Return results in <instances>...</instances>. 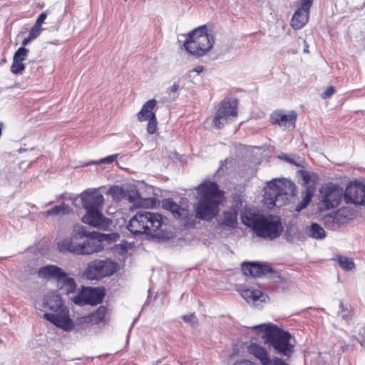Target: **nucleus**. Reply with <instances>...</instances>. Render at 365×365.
Instances as JSON below:
<instances>
[{
  "label": "nucleus",
  "instance_id": "obj_1",
  "mask_svg": "<svg viewBox=\"0 0 365 365\" xmlns=\"http://www.w3.org/2000/svg\"><path fill=\"white\" fill-rule=\"evenodd\" d=\"M198 200L194 205L195 217L210 221L219 212V206L222 202L224 192L215 182L205 181L197 187Z\"/></svg>",
  "mask_w": 365,
  "mask_h": 365
},
{
  "label": "nucleus",
  "instance_id": "obj_2",
  "mask_svg": "<svg viewBox=\"0 0 365 365\" xmlns=\"http://www.w3.org/2000/svg\"><path fill=\"white\" fill-rule=\"evenodd\" d=\"M98 233L88 232L83 226H75L71 237H67L58 242V250L61 252H70L75 255H91L101 252L103 247L101 240L96 241Z\"/></svg>",
  "mask_w": 365,
  "mask_h": 365
},
{
  "label": "nucleus",
  "instance_id": "obj_3",
  "mask_svg": "<svg viewBox=\"0 0 365 365\" xmlns=\"http://www.w3.org/2000/svg\"><path fill=\"white\" fill-rule=\"evenodd\" d=\"M242 221L244 225L251 227L258 237L263 238L276 239L283 231L279 217L274 215L263 216L244 213L242 215Z\"/></svg>",
  "mask_w": 365,
  "mask_h": 365
},
{
  "label": "nucleus",
  "instance_id": "obj_4",
  "mask_svg": "<svg viewBox=\"0 0 365 365\" xmlns=\"http://www.w3.org/2000/svg\"><path fill=\"white\" fill-rule=\"evenodd\" d=\"M81 198L87 212L83 221L93 227L106 230L110 225V220L100 210L104 202L103 195L97 190H86L81 194Z\"/></svg>",
  "mask_w": 365,
  "mask_h": 365
},
{
  "label": "nucleus",
  "instance_id": "obj_5",
  "mask_svg": "<svg viewBox=\"0 0 365 365\" xmlns=\"http://www.w3.org/2000/svg\"><path fill=\"white\" fill-rule=\"evenodd\" d=\"M252 329L262 333L264 342L273 347L278 354L289 358L293 354L294 345L291 343L292 336L288 331L264 324L254 326Z\"/></svg>",
  "mask_w": 365,
  "mask_h": 365
},
{
  "label": "nucleus",
  "instance_id": "obj_6",
  "mask_svg": "<svg viewBox=\"0 0 365 365\" xmlns=\"http://www.w3.org/2000/svg\"><path fill=\"white\" fill-rule=\"evenodd\" d=\"M297 194L295 184L284 178L274 179L267 182L264 188V201L269 208L281 207L288 200L289 196Z\"/></svg>",
  "mask_w": 365,
  "mask_h": 365
},
{
  "label": "nucleus",
  "instance_id": "obj_7",
  "mask_svg": "<svg viewBox=\"0 0 365 365\" xmlns=\"http://www.w3.org/2000/svg\"><path fill=\"white\" fill-rule=\"evenodd\" d=\"M43 307L57 312L55 314L45 313L44 319L64 330L68 331L73 329V324L69 317L68 309L63 305L59 294L51 292L46 295L43 299Z\"/></svg>",
  "mask_w": 365,
  "mask_h": 365
},
{
  "label": "nucleus",
  "instance_id": "obj_8",
  "mask_svg": "<svg viewBox=\"0 0 365 365\" xmlns=\"http://www.w3.org/2000/svg\"><path fill=\"white\" fill-rule=\"evenodd\" d=\"M162 225L161 215L142 210L130 219L127 227L134 235L146 234L157 237L160 234L158 230Z\"/></svg>",
  "mask_w": 365,
  "mask_h": 365
},
{
  "label": "nucleus",
  "instance_id": "obj_9",
  "mask_svg": "<svg viewBox=\"0 0 365 365\" xmlns=\"http://www.w3.org/2000/svg\"><path fill=\"white\" fill-rule=\"evenodd\" d=\"M215 38L207 34L206 25L200 26L187 34L183 43L185 51L196 57L205 56L213 47Z\"/></svg>",
  "mask_w": 365,
  "mask_h": 365
},
{
  "label": "nucleus",
  "instance_id": "obj_10",
  "mask_svg": "<svg viewBox=\"0 0 365 365\" xmlns=\"http://www.w3.org/2000/svg\"><path fill=\"white\" fill-rule=\"evenodd\" d=\"M238 101L236 98H225L219 104V107L212 120L214 127L220 129L224 125L236 118Z\"/></svg>",
  "mask_w": 365,
  "mask_h": 365
},
{
  "label": "nucleus",
  "instance_id": "obj_11",
  "mask_svg": "<svg viewBox=\"0 0 365 365\" xmlns=\"http://www.w3.org/2000/svg\"><path fill=\"white\" fill-rule=\"evenodd\" d=\"M343 195V189L338 185L329 183L322 185L319 190L320 208L329 210L338 206Z\"/></svg>",
  "mask_w": 365,
  "mask_h": 365
},
{
  "label": "nucleus",
  "instance_id": "obj_12",
  "mask_svg": "<svg viewBox=\"0 0 365 365\" xmlns=\"http://www.w3.org/2000/svg\"><path fill=\"white\" fill-rule=\"evenodd\" d=\"M115 272V264L110 259H97L88 263L83 272V277L88 279H100L112 275Z\"/></svg>",
  "mask_w": 365,
  "mask_h": 365
},
{
  "label": "nucleus",
  "instance_id": "obj_13",
  "mask_svg": "<svg viewBox=\"0 0 365 365\" xmlns=\"http://www.w3.org/2000/svg\"><path fill=\"white\" fill-rule=\"evenodd\" d=\"M248 351L250 354L253 355L257 359L260 361L262 365H289L282 359L278 357H274L271 359L266 349L262 346L252 343L248 346ZM234 365H256L254 362L247 360L242 359L237 361Z\"/></svg>",
  "mask_w": 365,
  "mask_h": 365
},
{
  "label": "nucleus",
  "instance_id": "obj_14",
  "mask_svg": "<svg viewBox=\"0 0 365 365\" xmlns=\"http://www.w3.org/2000/svg\"><path fill=\"white\" fill-rule=\"evenodd\" d=\"M297 113L294 110L287 112L282 109L273 110L269 115L272 125H278L284 130H292L296 126Z\"/></svg>",
  "mask_w": 365,
  "mask_h": 365
},
{
  "label": "nucleus",
  "instance_id": "obj_15",
  "mask_svg": "<svg viewBox=\"0 0 365 365\" xmlns=\"http://www.w3.org/2000/svg\"><path fill=\"white\" fill-rule=\"evenodd\" d=\"M104 296V292L100 289L86 287L74 297L73 302L76 304L81 306L85 304L96 305L103 301Z\"/></svg>",
  "mask_w": 365,
  "mask_h": 365
},
{
  "label": "nucleus",
  "instance_id": "obj_16",
  "mask_svg": "<svg viewBox=\"0 0 365 365\" xmlns=\"http://www.w3.org/2000/svg\"><path fill=\"white\" fill-rule=\"evenodd\" d=\"M313 1L314 0H299V6L294 13L290 22L294 29H300L308 22L309 11Z\"/></svg>",
  "mask_w": 365,
  "mask_h": 365
},
{
  "label": "nucleus",
  "instance_id": "obj_17",
  "mask_svg": "<svg viewBox=\"0 0 365 365\" xmlns=\"http://www.w3.org/2000/svg\"><path fill=\"white\" fill-rule=\"evenodd\" d=\"M344 199L347 203L354 205L365 204V185L362 182H351L346 187Z\"/></svg>",
  "mask_w": 365,
  "mask_h": 365
},
{
  "label": "nucleus",
  "instance_id": "obj_18",
  "mask_svg": "<svg viewBox=\"0 0 365 365\" xmlns=\"http://www.w3.org/2000/svg\"><path fill=\"white\" fill-rule=\"evenodd\" d=\"M347 221V211L345 209H339L324 215L322 218L325 227L331 230H336L341 225L346 223Z\"/></svg>",
  "mask_w": 365,
  "mask_h": 365
},
{
  "label": "nucleus",
  "instance_id": "obj_19",
  "mask_svg": "<svg viewBox=\"0 0 365 365\" xmlns=\"http://www.w3.org/2000/svg\"><path fill=\"white\" fill-rule=\"evenodd\" d=\"M242 270L245 275L252 277H262L273 272L272 267L257 262H245L242 264Z\"/></svg>",
  "mask_w": 365,
  "mask_h": 365
},
{
  "label": "nucleus",
  "instance_id": "obj_20",
  "mask_svg": "<svg viewBox=\"0 0 365 365\" xmlns=\"http://www.w3.org/2000/svg\"><path fill=\"white\" fill-rule=\"evenodd\" d=\"M158 102L155 98L147 101L142 106L136 116L139 122H145L148 118L156 116Z\"/></svg>",
  "mask_w": 365,
  "mask_h": 365
},
{
  "label": "nucleus",
  "instance_id": "obj_21",
  "mask_svg": "<svg viewBox=\"0 0 365 365\" xmlns=\"http://www.w3.org/2000/svg\"><path fill=\"white\" fill-rule=\"evenodd\" d=\"M64 271L56 265H46L41 267L38 271V276L43 279H56L57 281L64 277Z\"/></svg>",
  "mask_w": 365,
  "mask_h": 365
},
{
  "label": "nucleus",
  "instance_id": "obj_22",
  "mask_svg": "<svg viewBox=\"0 0 365 365\" xmlns=\"http://www.w3.org/2000/svg\"><path fill=\"white\" fill-rule=\"evenodd\" d=\"M241 296L248 302L253 303L259 301L264 302L267 296L264 295L262 290L253 288H246L240 289Z\"/></svg>",
  "mask_w": 365,
  "mask_h": 365
},
{
  "label": "nucleus",
  "instance_id": "obj_23",
  "mask_svg": "<svg viewBox=\"0 0 365 365\" xmlns=\"http://www.w3.org/2000/svg\"><path fill=\"white\" fill-rule=\"evenodd\" d=\"M163 207L170 211L175 218H184L188 215V210L180 207L171 198L163 200Z\"/></svg>",
  "mask_w": 365,
  "mask_h": 365
},
{
  "label": "nucleus",
  "instance_id": "obj_24",
  "mask_svg": "<svg viewBox=\"0 0 365 365\" xmlns=\"http://www.w3.org/2000/svg\"><path fill=\"white\" fill-rule=\"evenodd\" d=\"M125 190L126 200H128L130 202H133L139 206H143L144 204L143 203V201H151V198L143 199L134 186L125 187Z\"/></svg>",
  "mask_w": 365,
  "mask_h": 365
},
{
  "label": "nucleus",
  "instance_id": "obj_25",
  "mask_svg": "<svg viewBox=\"0 0 365 365\" xmlns=\"http://www.w3.org/2000/svg\"><path fill=\"white\" fill-rule=\"evenodd\" d=\"M237 213L235 210H229L224 212L222 217L220 218V224L231 228L235 227Z\"/></svg>",
  "mask_w": 365,
  "mask_h": 365
},
{
  "label": "nucleus",
  "instance_id": "obj_26",
  "mask_svg": "<svg viewBox=\"0 0 365 365\" xmlns=\"http://www.w3.org/2000/svg\"><path fill=\"white\" fill-rule=\"evenodd\" d=\"M315 191V187L312 185H307L304 192H303V197L301 202H299L296 206L295 210L299 212L305 208L310 202Z\"/></svg>",
  "mask_w": 365,
  "mask_h": 365
},
{
  "label": "nucleus",
  "instance_id": "obj_27",
  "mask_svg": "<svg viewBox=\"0 0 365 365\" xmlns=\"http://www.w3.org/2000/svg\"><path fill=\"white\" fill-rule=\"evenodd\" d=\"M58 282L61 284L60 289L61 290L62 293L68 294L69 293L73 292L76 289V284L75 280L71 277H67L66 272H64V277H61Z\"/></svg>",
  "mask_w": 365,
  "mask_h": 365
},
{
  "label": "nucleus",
  "instance_id": "obj_28",
  "mask_svg": "<svg viewBox=\"0 0 365 365\" xmlns=\"http://www.w3.org/2000/svg\"><path fill=\"white\" fill-rule=\"evenodd\" d=\"M71 211V209L68 205L66 203H61L59 205L55 206L53 208L47 210L45 212L46 216H62L66 214H68Z\"/></svg>",
  "mask_w": 365,
  "mask_h": 365
},
{
  "label": "nucleus",
  "instance_id": "obj_29",
  "mask_svg": "<svg viewBox=\"0 0 365 365\" xmlns=\"http://www.w3.org/2000/svg\"><path fill=\"white\" fill-rule=\"evenodd\" d=\"M308 235L312 238L322 240L326 236L324 230L317 223H312L308 229Z\"/></svg>",
  "mask_w": 365,
  "mask_h": 365
},
{
  "label": "nucleus",
  "instance_id": "obj_30",
  "mask_svg": "<svg viewBox=\"0 0 365 365\" xmlns=\"http://www.w3.org/2000/svg\"><path fill=\"white\" fill-rule=\"evenodd\" d=\"M108 309L105 306H101L90 316V320L94 324L103 322L106 319Z\"/></svg>",
  "mask_w": 365,
  "mask_h": 365
},
{
  "label": "nucleus",
  "instance_id": "obj_31",
  "mask_svg": "<svg viewBox=\"0 0 365 365\" xmlns=\"http://www.w3.org/2000/svg\"><path fill=\"white\" fill-rule=\"evenodd\" d=\"M125 192V187L120 186L111 187L108 191V192L112 195L113 200L118 202L122 200H126Z\"/></svg>",
  "mask_w": 365,
  "mask_h": 365
},
{
  "label": "nucleus",
  "instance_id": "obj_32",
  "mask_svg": "<svg viewBox=\"0 0 365 365\" xmlns=\"http://www.w3.org/2000/svg\"><path fill=\"white\" fill-rule=\"evenodd\" d=\"M338 315H340L342 319L348 324L352 318V312L347 306H345L342 302H340Z\"/></svg>",
  "mask_w": 365,
  "mask_h": 365
},
{
  "label": "nucleus",
  "instance_id": "obj_33",
  "mask_svg": "<svg viewBox=\"0 0 365 365\" xmlns=\"http://www.w3.org/2000/svg\"><path fill=\"white\" fill-rule=\"evenodd\" d=\"M254 149L261 150L259 147H251L244 145H238L235 147V152L237 153V157L245 158L246 154L250 152H253Z\"/></svg>",
  "mask_w": 365,
  "mask_h": 365
},
{
  "label": "nucleus",
  "instance_id": "obj_34",
  "mask_svg": "<svg viewBox=\"0 0 365 365\" xmlns=\"http://www.w3.org/2000/svg\"><path fill=\"white\" fill-rule=\"evenodd\" d=\"M337 260L339 266L345 270L349 271L354 268L353 260L347 257L337 256Z\"/></svg>",
  "mask_w": 365,
  "mask_h": 365
},
{
  "label": "nucleus",
  "instance_id": "obj_35",
  "mask_svg": "<svg viewBox=\"0 0 365 365\" xmlns=\"http://www.w3.org/2000/svg\"><path fill=\"white\" fill-rule=\"evenodd\" d=\"M146 121H148V124L146 126L147 133L149 135H153V134L156 133L157 130H158V125L157 116H155V117L153 116V118L147 119Z\"/></svg>",
  "mask_w": 365,
  "mask_h": 365
},
{
  "label": "nucleus",
  "instance_id": "obj_36",
  "mask_svg": "<svg viewBox=\"0 0 365 365\" xmlns=\"http://www.w3.org/2000/svg\"><path fill=\"white\" fill-rule=\"evenodd\" d=\"M29 53V50L25 47H20L14 53V58L16 61H24Z\"/></svg>",
  "mask_w": 365,
  "mask_h": 365
},
{
  "label": "nucleus",
  "instance_id": "obj_37",
  "mask_svg": "<svg viewBox=\"0 0 365 365\" xmlns=\"http://www.w3.org/2000/svg\"><path fill=\"white\" fill-rule=\"evenodd\" d=\"M25 69L23 61H16L13 59L11 71L15 74L21 73Z\"/></svg>",
  "mask_w": 365,
  "mask_h": 365
},
{
  "label": "nucleus",
  "instance_id": "obj_38",
  "mask_svg": "<svg viewBox=\"0 0 365 365\" xmlns=\"http://www.w3.org/2000/svg\"><path fill=\"white\" fill-rule=\"evenodd\" d=\"M42 30V27L38 26L37 25L34 24L30 29L29 36H31L33 40H34L38 36H39Z\"/></svg>",
  "mask_w": 365,
  "mask_h": 365
},
{
  "label": "nucleus",
  "instance_id": "obj_39",
  "mask_svg": "<svg viewBox=\"0 0 365 365\" xmlns=\"http://www.w3.org/2000/svg\"><path fill=\"white\" fill-rule=\"evenodd\" d=\"M182 319L190 324L192 327H196L197 325V319L193 314H186L182 316Z\"/></svg>",
  "mask_w": 365,
  "mask_h": 365
},
{
  "label": "nucleus",
  "instance_id": "obj_40",
  "mask_svg": "<svg viewBox=\"0 0 365 365\" xmlns=\"http://www.w3.org/2000/svg\"><path fill=\"white\" fill-rule=\"evenodd\" d=\"M47 17V13L46 11H43L42 12L39 16L37 18L36 22H35V25H37L38 26H40L41 27V24L44 22L45 19H46Z\"/></svg>",
  "mask_w": 365,
  "mask_h": 365
},
{
  "label": "nucleus",
  "instance_id": "obj_41",
  "mask_svg": "<svg viewBox=\"0 0 365 365\" xmlns=\"http://www.w3.org/2000/svg\"><path fill=\"white\" fill-rule=\"evenodd\" d=\"M335 92V88L334 86H329L327 89L322 93V98L326 99L331 97Z\"/></svg>",
  "mask_w": 365,
  "mask_h": 365
},
{
  "label": "nucleus",
  "instance_id": "obj_42",
  "mask_svg": "<svg viewBox=\"0 0 365 365\" xmlns=\"http://www.w3.org/2000/svg\"><path fill=\"white\" fill-rule=\"evenodd\" d=\"M31 41H33L32 38L28 36L22 41V47H24L25 46L28 45Z\"/></svg>",
  "mask_w": 365,
  "mask_h": 365
},
{
  "label": "nucleus",
  "instance_id": "obj_43",
  "mask_svg": "<svg viewBox=\"0 0 365 365\" xmlns=\"http://www.w3.org/2000/svg\"><path fill=\"white\" fill-rule=\"evenodd\" d=\"M179 89V85L178 83H174L170 88V91L173 93H175Z\"/></svg>",
  "mask_w": 365,
  "mask_h": 365
},
{
  "label": "nucleus",
  "instance_id": "obj_44",
  "mask_svg": "<svg viewBox=\"0 0 365 365\" xmlns=\"http://www.w3.org/2000/svg\"><path fill=\"white\" fill-rule=\"evenodd\" d=\"M303 180H304V182L307 184H309V180L310 178L309 174L307 173H303Z\"/></svg>",
  "mask_w": 365,
  "mask_h": 365
},
{
  "label": "nucleus",
  "instance_id": "obj_45",
  "mask_svg": "<svg viewBox=\"0 0 365 365\" xmlns=\"http://www.w3.org/2000/svg\"><path fill=\"white\" fill-rule=\"evenodd\" d=\"M118 156V154H115V155H109V156H107V157H105V158H101V160H115L117 158V157Z\"/></svg>",
  "mask_w": 365,
  "mask_h": 365
},
{
  "label": "nucleus",
  "instance_id": "obj_46",
  "mask_svg": "<svg viewBox=\"0 0 365 365\" xmlns=\"http://www.w3.org/2000/svg\"><path fill=\"white\" fill-rule=\"evenodd\" d=\"M203 69H204V67H203L202 66H200H200H196V67L192 70V71H195V72H196V73H201V72H202V71H203Z\"/></svg>",
  "mask_w": 365,
  "mask_h": 365
},
{
  "label": "nucleus",
  "instance_id": "obj_47",
  "mask_svg": "<svg viewBox=\"0 0 365 365\" xmlns=\"http://www.w3.org/2000/svg\"><path fill=\"white\" fill-rule=\"evenodd\" d=\"M280 160H289L286 155H283V156H279L278 157Z\"/></svg>",
  "mask_w": 365,
  "mask_h": 365
},
{
  "label": "nucleus",
  "instance_id": "obj_48",
  "mask_svg": "<svg viewBox=\"0 0 365 365\" xmlns=\"http://www.w3.org/2000/svg\"><path fill=\"white\" fill-rule=\"evenodd\" d=\"M106 161H103V160H101V161H91V163H105ZM108 163H110V161H107Z\"/></svg>",
  "mask_w": 365,
  "mask_h": 365
},
{
  "label": "nucleus",
  "instance_id": "obj_49",
  "mask_svg": "<svg viewBox=\"0 0 365 365\" xmlns=\"http://www.w3.org/2000/svg\"><path fill=\"white\" fill-rule=\"evenodd\" d=\"M289 163H294V164H295L296 165H297V166H300V165H301V164H300V163H296V161L290 160V161H289Z\"/></svg>",
  "mask_w": 365,
  "mask_h": 365
},
{
  "label": "nucleus",
  "instance_id": "obj_50",
  "mask_svg": "<svg viewBox=\"0 0 365 365\" xmlns=\"http://www.w3.org/2000/svg\"><path fill=\"white\" fill-rule=\"evenodd\" d=\"M90 164H91V163H86V164L83 165V166H85V165H89Z\"/></svg>",
  "mask_w": 365,
  "mask_h": 365
},
{
  "label": "nucleus",
  "instance_id": "obj_51",
  "mask_svg": "<svg viewBox=\"0 0 365 365\" xmlns=\"http://www.w3.org/2000/svg\"><path fill=\"white\" fill-rule=\"evenodd\" d=\"M277 279H281L280 277L277 276Z\"/></svg>",
  "mask_w": 365,
  "mask_h": 365
},
{
  "label": "nucleus",
  "instance_id": "obj_52",
  "mask_svg": "<svg viewBox=\"0 0 365 365\" xmlns=\"http://www.w3.org/2000/svg\"><path fill=\"white\" fill-rule=\"evenodd\" d=\"M143 1H145V0H143Z\"/></svg>",
  "mask_w": 365,
  "mask_h": 365
}]
</instances>
